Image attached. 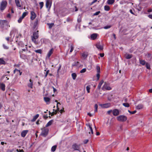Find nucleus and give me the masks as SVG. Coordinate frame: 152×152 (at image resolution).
Here are the masks:
<instances>
[{"instance_id":"nucleus-1","label":"nucleus","mask_w":152,"mask_h":152,"mask_svg":"<svg viewBox=\"0 0 152 152\" xmlns=\"http://www.w3.org/2000/svg\"><path fill=\"white\" fill-rule=\"evenodd\" d=\"M18 34V30L15 28H13L12 30L11 31L10 34V36L12 38L15 36L16 37L18 38L19 35H17Z\"/></svg>"},{"instance_id":"nucleus-2","label":"nucleus","mask_w":152,"mask_h":152,"mask_svg":"<svg viewBox=\"0 0 152 152\" xmlns=\"http://www.w3.org/2000/svg\"><path fill=\"white\" fill-rule=\"evenodd\" d=\"M42 131L41 135L44 137H45L48 134L49 132V129L46 127H44L41 129Z\"/></svg>"},{"instance_id":"nucleus-3","label":"nucleus","mask_w":152,"mask_h":152,"mask_svg":"<svg viewBox=\"0 0 152 152\" xmlns=\"http://www.w3.org/2000/svg\"><path fill=\"white\" fill-rule=\"evenodd\" d=\"M7 5V2L6 1H2L0 5V10L3 11L6 8Z\"/></svg>"},{"instance_id":"nucleus-4","label":"nucleus","mask_w":152,"mask_h":152,"mask_svg":"<svg viewBox=\"0 0 152 152\" xmlns=\"http://www.w3.org/2000/svg\"><path fill=\"white\" fill-rule=\"evenodd\" d=\"M38 32L39 31H37L36 32H34L33 36L32 37V40L35 43L36 42V39H37L39 37Z\"/></svg>"},{"instance_id":"nucleus-5","label":"nucleus","mask_w":152,"mask_h":152,"mask_svg":"<svg viewBox=\"0 0 152 152\" xmlns=\"http://www.w3.org/2000/svg\"><path fill=\"white\" fill-rule=\"evenodd\" d=\"M102 89L104 91L106 90H110L111 89V88L109 84L106 82H105L102 88Z\"/></svg>"},{"instance_id":"nucleus-6","label":"nucleus","mask_w":152,"mask_h":152,"mask_svg":"<svg viewBox=\"0 0 152 152\" xmlns=\"http://www.w3.org/2000/svg\"><path fill=\"white\" fill-rule=\"evenodd\" d=\"M126 117L124 115H120L117 117V120L120 121L124 122L127 120Z\"/></svg>"},{"instance_id":"nucleus-7","label":"nucleus","mask_w":152,"mask_h":152,"mask_svg":"<svg viewBox=\"0 0 152 152\" xmlns=\"http://www.w3.org/2000/svg\"><path fill=\"white\" fill-rule=\"evenodd\" d=\"M51 0H46V7L49 10L50 9L52 5Z\"/></svg>"},{"instance_id":"nucleus-8","label":"nucleus","mask_w":152,"mask_h":152,"mask_svg":"<svg viewBox=\"0 0 152 152\" xmlns=\"http://www.w3.org/2000/svg\"><path fill=\"white\" fill-rule=\"evenodd\" d=\"M72 148L74 150L79 151L80 148V145H78L76 143L72 145Z\"/></svg>"},{"instance_id":"nucleus-9","label":"nucleus","mask_w":152,"mask_h":152,"mask_svg":"<svg viewBox=\"0 0 152 152\" xmlns=\"http://www.w3.org/2000/svg\"><path fill=\"white\" fill-rule=\"evenodd\" d=\"M59 104L60 105L61 104L59 102H57V106H56L57 107V110H55V109H53V112L51 113V116H52L54 114H56L57 113L58 111L59 110V109L58 107V104Z\"/></svg>"},{"instance_id":"nucleus-10","label":"nucleus","mask_w":152,"mask_h":152,"mask_svg":"<svg viewBox=\"0 0 152 152\" xmlns=\"http://www.w3.org/2000/svg\"><path fill=\"white\" fill-rule=\"evenodd\" d=\"M31 15L30 18L32 20H34L37 16L36 13L34 11H31Z\"/></svg>"},{"instance_id":"nucleus-11","label":"nucleus","mask_w":152,"mask_h":152,"mask_svg":"<svg viewBox=\"0 0 152 152\" xmlns=\"http://www.w3.org/2000/svg\"><path fill=\"white\" fill-rule=\"evenodd\" d=\"M110 104V103H105L103 104H100V105L103 108H106L109 107Z\"/></svg>"},{"instance_id":"nucleus-12","label":"nucleus","mask_w":152,"mask_h":152,"mask_svg":"<svg viewBox=\"0 0 152 152\" xmlns=\"http://www.w3.org/2000/svg\"><path fill=\"white\" fill-rule=\"evenodd\" d=\"M16 6L18 7H21V5L20 2V0H15Z\"/></svg>"},{"instance_id":"nucleus-13","label":"nucleus","mask_w":152,"mask_h":152,"mask_svg":"<svg viewBox=\"0 0 152 152\" xmlns=\"http://www.w3.org/2000/svg\"><path fill=\"white\" fill-rule=\"evenodd\" d=\"M113 114L114 115L117 116L119 115V111L118 109H115L113 111Z\"/></svg>"},{"instance_id":"nucleus-14","label":"nucleus","mask_w":152,"mask_h":152,"mask_svg":"<svg viewBox=\"0 0 152 152\" xmlns=\"http://www.w3.org/2000/svg\"><path fill=\"white\" fill-rule=\"evenodd\" d=\"M28 130H25L23 131L21 133V136L22 137H24L26 136L28 133Z\"/></svg>"},{"instance_id":"nucleus-15","label":"nucleus","mask_w":152,"mask_h":152,"mask_svg":"<svg viewBox=\"0 0 152 152\" xmlns=\"http://www.w3.org/2000/svg\"><path fill=\"white\" fill-rule=\"evenodd\" d=\"M53 51L54 49L53 48H51L50 50L49 51L47 54V56L48 58L50 57L52 54L53 53Z\"/></svg>"},{"instance_id":"nucleus-16","label":"nucleus","mask_w":152,"mask_h":152,"mask_svg":"<svg viewBox=\"0 0 152 152\" xmlns=\"http://www.w3.org/2000/svg\"><path fill=\"white\" fill-rule=\"evenodd\" d=\"M143 105L142 104H139L136 106V109L137 110H140L142 109L143 107Z\"/></svg>"},{"instance_id":"nucleus-17","label":"nucleus","mask_w":152,"mask_h":152,"mask_svg":"<svg viewBox=\"0 0 152 152\" xmlns=\"http://www.w3.org/2000/svg\"><path fill=\"white\" fill-rule=\"evenodd\" d=\"M96 48L99 50H102L103 49V48L102 46L100 45L99 43L97 44L96 45Z\"/></svg>"},{"instance_id":"nucleus-18","label":"nucleus","mask_w":152,"mask_h":152,"mask_svg":"<svg viewBox=\"0 0 152 152\" xmlns=\"http://www.w3.org/2000/svg\"><path fill=\"white\" fill-rule=\"evenodd\" d=\"M30 83H28V87L32 88H33V81L31 80H29Z\"/></svg>"},{"instance_id":"nucleus-19","label":"nucleus","mask_w":152,"mask_h":152,"mask_svg":"<svg viewBox=\"0 0 152 152\" xmlns=\"http://www.w3.org/2000/svg\"><path fill=\"white\" fill-rule=\"evenodd\" d=\"M5 85L3 83L0 84V88L3 91H4L5 89Z\"/></svg>"},{"instance_id":"nucleus-20","label":"nucleus","mask_w":152,"mask_h":152,"mask_svg":"<svg viewBox=\"0 0 152 152\" xmlns=\"http://www.w3.org/2000/svg\"><path fill=\"white\" fill-rule=\"evenodd\" d=\"M97 36V34L94 33L91 35V39L93 40H94L96 39Z\"/></svg>"},{"instance_id":"nucleus-21","label":"nucleus","mask_w":152,"mask_h":152,"mask_svg":"<svg viewBox=\"0 0 152 152\" xmlns=\"http://www.w3.org/2000/svg\"><path fill=\"white\" fill-rule=\"evenodd\" d=\"M88 56V53L87 52H84L82 53V56L85 59Z\"/></svg>"},{"instance_id":"nucleus-22","label":"nucleus","mask_w":152,"mask_h":152,"mask_svg":"<svg viewBox=\"0 0 152 152\" xmlns=\"http://www.w3.org/2000/svg\"><path fill=\"white\" fill-rule=\"evenodd\" d=\"M104 83V81L103 80H101L100 82L99 83L98 87H97V88L99 89H100L101 88V87L102 86V85L103 84V83Z\"/></svg>"},{"instance_id":"nucleus-23","label":"nucleus","mask_w":152,"mask_h":152,"mask_svg":"<svg viewBox=\"0 0 152 152\" xmlns=\"http://www.w3.org/2000/svg\"><path fill=\"white\" fill-rule=\"evenodd\" d=\"M38 26V20L35 21L33 23V28L34 29L36 28Z\"/></svg>"},{"instance_id":"nucleus-24","label":"nucleus","mask_w":152,"mask_h":152,"mask_svg":"<svg viewBox=\"0 0 152 152\" xmlns=\"http://www.w3.org/2000/svg\"><path fill=\"white\" fill-rule=\"evenodd\" d=\"M53 122V120H51L50 121H49L46 125L45 127H47L48 126H50L52 124Z\"/></svg>"},{"instance_id":"nucleus-25","label":"nucleus","mask_w":152,"mask_h":152,"mask_svg":"<svg viewBox=\"0 0 152 152\" xmlns=\"http://www.w3.org/2000/svg\"><path fill=\"white\" fill-rule=\"evenodd\" d=\"M115 1V0H107V2L108 4H113Z\"/></svg>"},{"instance_id":"nucleus-26","label":"nucleus","mask_w":152,"mask_h":152,"mask_svg":"<svg viewBox=\"0 0 152 152\" xmlns=\"http://www.w3.org/2000/svg\"><path fill=\"white\" fill-rule=\"evenodd\" d=\"M125 56L126 59H130L132 58V55L131 54H126Z\"/></svg>"},{"instance_id":"nucleus-27","label":"nucleus","mask_w":152,"mask_h":152,"mask_svg":"<svg viewBox=\"0 0 152 152\" xmlns=\"http://www.w3.org/2000/svg\"><path fill=\"white\" fill-rule=\"evenodd\" d=\"M44 100L45 102L47 104H49L48 102H49L50 101V98L48 97H44Z\"/></svg>"},{"instance_id":"nucleus-28","label":"nucleus","mask_w":152,"mask_h":152,"mask_svg":"<svg viewBox=\"0 0 152 152\" xmlns=\"http://www.w3.org/2000/svg\"><path fill=\"white\" fill-rule=\"evenodd\" d=\"M39 115L38 114L36 115L34 117L33 119L31 120V121L33 122L35 121L39 117Z\"/></svg>"},{"instance_id":"nucleus-29","label":"nucleus","mask_w":152,"mask_h":152,"mask_svg":"<svg viewBox=\"0 0 152 152\" xmlns=\"http://www.w3.org/2000/svg\"><path fill=\"white\" fill-rule=\"evenodd\" d=\"M139 61L140 63L142 65H144L146 64L145 61L144 60L140 59Z\"/></svg>"},{"instance_id":"nucleus-30","label":"nucleus","mask_w":152,"mask_h":152,"mask_svg":"<svg viewBox=\"0 0 152 152\" xmlns=\"http://www.w3.org/2000/svg\"><path fill=\"white\" fill-rule=\"evenodd\" d=\"M5 64V62L2 58H0V65L4 64Z\"/></svg>"},{"instance_id":"nucleus-31","label":"nucleus","mask_w":152,"mask_h":152,"mask_svg":"<svg viewBox=\"0 0 152 152\" xmlns=\"http://www.w3.org/2000/svg\"><path fill=\"white\" fill-rule=\"evenodd\" d=\"M56 147L57 146L56 145H55L52 146L51 149V151L53 152H54L56 150Z\"/></svg>"},{"instance_id":"nucleus-32","label":"nucleus","mask_w":152,"mask_h":152,"mask_svg":"<svg viewBox=\"0 0 152 152\" xmlns=\"http://www.w3.org/2000/svg\"><path fill=\"white\" fill-rule=\"evenodd\" d=\"M87 126L89 128V129L90 131H91V134H93V129H92V128L91 126V125L90 124H88V125Z\"/></svg>"},{"instance_id":"nucleus-33","label":"nucleus","mask_w":152,"mask_h":152,"mask_svg":"<svg viewBox=\"0 0 152 152\" xmlns=\"http://www.w3.org/2000/svg\"><path fill=\"white\" fill-rule=\"evenodd\" d=\"M72 76L73 80H75L76 79L77 77V75L75 73H72Z\"/></svg>"},{"instance_id":"nucleus-34","label":"nucleus","mask_w":152,"mask_h":152,"mask_svg":"<svg viewBox=\"0 0 152 152\" xmlns=\"http://www.w3.org/2000/svg\"><path fill=\"white\" fill-rule=\"evenodd\" d=\"M28 14V12H24L22 15L21 17L23 18Z\"/></svg>"},{"instance_id":"nucleus-35","label":"nucleus","mask_w":152,"mask_h":152,"mask_svg":"<svg viewBox=\"0 0 152 152\" xmlns=\"http://www.w3.org/2000/svg\"><path fill=\"white\" fill-rule=\"evenodd\" d=\"M110 9V7L107 5H105L104 7V10L106 11H109Z\"/></svg>"},{"instance_id":"nucleus-36","label":"nucleus","mask_w":152,"mask_h":152,"mask_svg":"<svg viewBox=\"0 0 152 152\" xmlns=\"http://www.w3.org/2000/svg\"><path fill=\"white\" fill-rule=\"evenodd\" d=\"M14 73H17V74L18 75L19 72H20V70H18L17 69H15L14 70Z\"/></svg>"},{"instance_id":"nucleus-37","label":"nucleus","mask_w":152,"mask_h":152,"mask_svg":"<svg viewBox=\"0 0 152 152\" xmlns=\"http://www.w3.org/2000/svg\"><path fill=\"white\" fill-rule=\"evenodd\" d=\"M34 51L37 53H39L40 54H41L42 52V50L41 49L36 50Z\"/></svg>"},{"instance_id":"nucleus-38","label":"nucleus","mask_w":152,"mask_h":152,"mask_svg":"<svg viewBox=\"0 0 152 152\" xmlns=\"http://www.w3.org/2000/svg\"><path fill=\"white\" fill-rule=\"evenodd\" d=\"M123 105L126 107H129V104L127 103H123Z\"/></svg>"},{"instance_id":"nucleus-39","label":"nucleus","mask_w":152,"mask_h":152,"mask_svg":"<svg viewBox=\"0 0 152 152\" xmlns=\"http://www.w3.org/2000/svg\"><path fill=\"white\" fill-rule=\"evenodd\" d=\"M98 106L97 104H95L94 106V107L95 110H94V112H96L97 111Z\"/></svg>"},{"instance_id":"nucleus-40","label":"nucleus","mask_w":152,"mask_h":152,"mask_svg":"<svg viewBox=\"0 0 152 152\" xmlns=\"http://www.w3.org/2000/svg\"><path fill=\"white\" fill-rule=\"evenodd\" d=\"M86 90L88 93H89L90 92V86L89 85L87 86L86 88Z\"/></svg>"},{"instance_id":"nucleus-41","label":"nucleus","mask_w":152,"mask_h":152,"mask_svg":"<svg viewBox=\"0 0 152 152\" xmlns=\"http://www.w3.org/2000/svg\"><path fill=\"white\" fill-rule=\"evenodd\" d=\"M39 4L40 6V9H42L44 5L43 2H41L39 3Z\"/></svg>"},{"instance_id":"nucleus-42","label":"nucleus","mask_w":152,"mask_h":152,"mask_svg":"<svg viewBox=\"0 0 152 152\" xmlns=\"http://www.w3.org/2000/svg\"><path fill=\"white\" fill-rule=\"evenodd\" d=\"M77 20L78 23H80L81 21V18L80 16H79L78 17Z\"/></svg>"},{"instance_id":"nucleus-43","label":"nucleus","mask_w":152,"mask_h":152,"mask_svg":"<svg viewBox=\"0 0 152 152\" xmlns=\"http://www.w3.org/2000/svg\"><path fill=\"white\" fill-rule=\"evenodd\" d=\"M96 69H97V72L98 73H99L100 72V67L99 66H96Z\"/></svg>"},{"instance_id":"nucleus-44","label":"nucleus","mask_w":152,"mask_h":152,"mask_svg":"<svg viewBox=\"0 0 152 152\" xmlns=\"http://www.w3.org/2000/svg\"><path fill=\"white\" fill-rule=\"evenodd\" d=\"M145 65H146V68L147 69H150V65L149 64H148V63H146Z\"/></svg>"},{"instance_id":"nucleus-45","label":"nucleus","mask_w":152,"mask_h":152,"mask_svg":"<svg viewBox=\"0 0 152 152\" xmlns=\"http://www.w3.org/2000/svg\"><path fill=\"white\" fill-rule=\"evenodd\" d=\"M86 68H83L80 71V72L81 73H84L86 72Z\"/></svg>"},{"instance_id":"nucleus-46","label":"nucleus","mask_w":152,"mask_h":152,"mask_svg":"<svg viewBox=\"0 0 152 152\" xmlns=\"http://www.w3.org/2000/svg\"><path fill=\"white\" fill-rule=\"evenodd\" d=\"M61 64H59V67H58V70H57V74H58V72L59 71V70H60V69L61 68Z\"/></svg>"},{"instance_id":"nucleus-47","label":"nucleus","mask_w":152,"mask_h":152,"mask_svg":"<svg viewBox=\"0 0 152 152\" xmlns=\"http://www.w3.org/2000/svg\"><path fill=\"white\" fill-rule=\"evenodd\" d=\"M111 27V26L109 25V26H104L103 28L105 29H108V28H110Z\"/></svg>"},{"instance_id":"nucleus-48","label":"nucleus","mask_w":152,"mask_h":152,"mask_svg":"<svg viewBox=\"0 0 152 152\" xmlns=\"http://www.w3.org/2000/svg\"><path fill=\"white\" fill-rule=\"evenodd\" d=\"M23 18H22L21 17H20L19 19H18V22L19 23H20L21 22L23 19Z\"/></svg>"},{"instance_id":"nucleus-49","label":"nucleus","mask_w":152,"mask_h":152,"mask_svg":"<svg viewBox=\"0 0 152 152\" xmlns=\"http://www.w3.org/2000/svg\"><path fill=\"white\" fill-rule=\"evenodd\" d=\"M2 21H4V22H2L1 23V24L3 26H4L5 23H7V21L6 20H2Z\"/></svg>"},{"instance_id":"nucleus-50","label":"nucleus","mask_w":152,"mask_h":152,"mask_svg":"<svg viewBox=\"0 0 152 152\" xmlns=\"http://www.w3.org/2000/svg\"><path fill=\"white\" fill-rule=\"evenodd\" d=\"M100 13V12L99 11L97 12L94 14L93 15H98L99 13Z\"/></svg>"},{"instance_id":"nucleus-51","label":"nucleus","mask_w":152,"mask_h":152,"mask_svg":"<svg viewBox=\"0 0 152 152\" xmlns=\"http://www.w3.org/2000/svg\"><path fill=\"white\" fill-rule=\"evenodd\" d=\"M74 50V47H73V46L72 45L71 46V49H70V53H71L72 52V51H73Z\"/></svg>"},{"instance_id":"nucleus-52","label":"nucleus","mask_w":152,"mask_h":152,"mask_svg":"<svg viewBox=\"0 0 152 152\" xmlns=\"http://www.w3.org/2000/svg\"><path fill=\"white\" fill-rule=\"evenodd\" d=\"M48 25L49 26V28H51L53 26V23H51V24L49 23V24H48Z\"/></svg>"},{"instance_id":"nucleus-53","label":"nucleus","mask_w":152,"mask_h":152,"mask_svg":"<svg viewBox=\"0 0 152 152\" xmlns=\"http://www.w3.org/2000/svg\"><path fill=\"white\" fill-rule=\"evenodd\" d=\"M49 72V70H48L46 72V73H45V77H47L48 74Z\"/></svg>"},{"instance_id":"nucleus-54","label":"nucleus","mask_w":152,"mask_h":152,"mask_svg":"<svg viewBox=\"0 0 152 152\" xmlns=\"http://www.w3.org/2000/svg\"><path fill=\"white\" fill-rule=\"evenodd\" d=\"M99 73H98L96 75V77L97 78V80H99V78L100 75Z\"/></svg>"},{"instance_id":"nucleus-55","label":"nucleus","mask_w":152,"mask_h":152,"mask_svg":"<svg viewBox=\"0 0 152 152\" xmlns=\"http://www.w3.org/2000/svg\"><path fill=\"white\" fill-rule=\"evenodd\" d=\"M3 47L5 49H8V47L7 46L5 45H3Z\"/></svg>"},{"instance_id":"nucleus-56","label":"nucleus","mask_w":152,"mask_h":152,"mask_svg":"<svg viewBox=\"0 0 152 152\" xmlns=\"http://www.w3.org/2000/svg\"><path fill=\"white\" fill-rule=\"evenodd\" d=\"M16 151L18 152H24V151L23 150H20V149H17Z\"/></svg>"},{"instance_id":"nucleus-57","label":"nucleus","mask_w":152,"mask_h":152,"mask_svg":"<svg viewBox=\"0 0 152 152\" xmlns=\"http://www.w3.org/2000/svg\"><path fill=\"white\" fill-rule=\"evenodd\" d=\"M66 21H67V22H69V21H72V19L70 18H67V19H66Z\"/></svg>"},{"instance_id":"nucleus-58","label":"nucleus","mask_w":152,"mask_h":152,"mask_svg":"<svg viewBox=\"0 0 152 152\" xmlns=\"http://www.w3.org/2000/svg\"><path fill=\"white\" fill-rule=\"evenodd\" d=\"M113 112V111L112 110H110L109 111H108L107 112V113L108 114H110V113Z\"/></svg>"},{"instance_id":"nucleus-59","label":"nucleus","mask_w":152,"mask_h":152,"mask_svg":"<svg viewBox=\"0 0 152 152\" xmlns=\"http://www.w3.org/2000/svg\"><path fill=\"white\" fill-rule=\"evenodd\" d=\"M99 55L101 57H102L104 56V54L103 53H100Z\"/></svg>"},{"instance_id":"nucleus-60","label":"nucleus","mask_w":152,"mask_h":152,"mask_svg":"<svg viewBox=\"0 0 152 152\" xmlns=\"http://www.w3.org/2000/svg\"><path fill=\"white\" fill-rule=\"evenodd\" d=\"M136 112H137V111L136 110H134L133 111H131V114H134L135 113H136Z\"/></svg>"},{"instance_id":"nucleus-61","label":"nucleus","mask_w":152,"mask_h":152,"mask_svg":"<svg viewBox=\"0 0 152 152\" xmlns=\"http://www.w3.org/2000/svg\"><path fill=\"white\" fill-rule=\"evenodd\" d=\"M148 17L152 19V15H148Z\"/></svg>"},{"instance_id":"nucleus-62","label":"nucleus","mask_w":152,"mask_h":152,"mask_svg":"<svg viewBox=\"0 0 152 152\" xmlns=\"http://www.w3.org/2000/svg\"><path fill=\"white\" fill-rule=\"evenodd\" d=\"M88 142V140H85L84 142V143L85 144H86L87 143V142Z\"/></svg>"},{"instance_id":"nucleus-63","label":"nucleus","mask_w":152,"mask_h":152,"mask_svg":"<svg viewBox=\"0 0 152 152\" xmlns=\"http://www.w3.org/2000/svg\"><path fill=\"white\" fill-rule=\"evenodd\" d=\"M152 12V9H150L148 10V12Z\"/></svg>"},{"instance_id":"nucleus-64","label":"nucleus","mask_w":152,"mask_h":152,"mask_svg":"<svg viewBox=\"0 0 152 152\" xmlns=\"http://www.w3.org/2000/svg\"><path fill=\"white\" fill-rule=\"evenodd\" d=\"M7 18H10L11 17V15L10 14H7Z\"/></svg>"}]
</instances>
